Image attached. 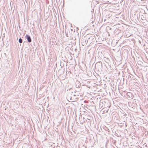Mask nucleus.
I'll list each match as a JSON object with an SVG mask.
<instances>
[{"label":"nucleus","instance_id":"obj_2","mask_svg":"<svg viewBox=\"0 0 148 148\" xmlns=\"http://www.w3.org/2000/svg\"><path fill=\"white\" fill-rule=\"evenodd\" d=\"M19 42L20 43H22V39L21 38L19 39Z\"/></svg>","mask_w":148,"mask_h":148},{"label":"nucleus","instance_id":"obj_1","mask_svg":"<svg viewBox=\"0 0 148 148\" xmlns=\"http://www.w3.org/2000/svg\"><path fill=\"white\" fill-rule=\"evenodd\" d=\"M25 38L27 39V40L29 42H31V40L29 36L27 35H26L25 36Z\"/></svg>","mask_w":148,"mask_h":148}]
</instances>
